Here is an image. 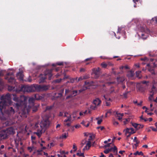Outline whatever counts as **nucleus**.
Wrapping results in <instances>:
<instances>
[{"mask_svg":"<svg viewBox=\"0 0 157 157\" xmlns=\"http://www.w3.org/2000/svg\"><path fill=\"white\" fill-rule=\"evenodd\" d=\"M33 148V147H28V149L29 150V152H31L32 151Z\"/></svg>","mask_w":157,"mask_h":157,"instance_id":"obj_47","label":"nucleus"},{"mask_svg":"<svg viewBox=\"0 0 157 157\" xmlns=\"http://www.w3.org/2000/svg\"><path fill=\"white\" fill-rule=\"evenodd\" d=\"M157 91V88L154 85L152 86L151 90L150 91V93H153L154 94L156 93Z\"/></svg>","mask_w":157,"mask_h":157,"instance_id":"obj_23","label":"nucleus"},{"mask_svg":"<svg viewBox=\"0 0 157 157\" xmlns=\"http://www.w3.org/2000/svg\"><path fill=\"white\" fill-rule=\"evenodd\" d=\"M137 87L138 88V90L142 92H144L145 89V88L144 85L141 84L138 85Z\"/></svg>","mask_w":157,"mask_h":157,"instance_id":"obj_13","label":"nucleus"},{"mask_svg":"<svg viewBox=\"0 0 157 157\" xmlns=\"http://www.w3.org/2000/svg\"><path fill=\"white\" fill-rule=\"evenodd\" d=\"M141 83H142V85L146 84L147 85V84L148 83V82L145 81H144L141 82Z\"/></svg>","mask_w":157,"mask_h":157,"instance_id":"obj_51","label":"nucleus"},{"mask_svg":"<svg viewBox=\"0 0 157 157\" xmlns=\"http://www.w3.org/2000/svg\"><path fill=\"white\" fill-rule=\"evenodd\" d=\"M99 117H96V120H98L97 121V124L98 125L100 124L102 121V119L99 120Z\"/></svg>","mask_w":157,"mask_h":157,"instance_id":"obj_33","label":"nucleus"},{"mask_svg":"<svg viewBox=\"0 0 157 157\" xmlns=\"http://www.w3.org/2000/svg\"><path fill=\"white\" fill-rule=\"evenodd\" d=\"M13 100L17 102L15 107L18 110H20L19 112L21 114V117H27V115L29 112L30 109L34 105L35 99L33 98H30L29 99V105L27 106V98L23 95H20L19 97L17 95L13 94Z\"/></svg>","mask_w":157,"mask_h":157,"instance_id":"obj_1","label":"nucleus"},{"mask_svg":"<svg viewBox=\"0 0 157 157\" xmlns=\"http://www.w3.org/2000/svg\"><path fill=\"white\" fill-rule=\"evenodd\" d=\"M71 91L69 89H66L65 90V94L66 95L68 93H70L71 92Z\"/></svg>","mask_w":157,"mask_h":157,"instance_id":"obj_42","label":"nucleus"},{"mask_svg":"<svg viewBox=\"0 0 157 157\" xmlns=\"http://www.w3.org/2000/svg\"><path fill=\"white\" fill-rule=\"evenodd\" d=\"M112 144V143H108V144H107L106 145H105L104 146V147H105H105H109L110 146V144Z\"/></svg>","mask_w":157,"mask_h":157,"instance_id":"obj_58","label":"nucleus"},{"mask_svg":"<svg viewBox=\"0 0 157 157\" xmlns=\"http://www.w3.org/2000/svg\"><path fill=\"white\" fill-rule=\"evenodd\" d=\"M92 59V58H87L85 60V61H90V60H91Z\"/></svg>","mask_w":157,"mask_h":157,"instance_id":"obj_60","label":"nucleus"},{"mask_svg":"<svg viewBox=\"0 0 157 157\" xmlns=\"http://www.w3.org/2000/svg\"><path fill=\"white\" fill-rule=\"evenodd\" d=\"M35 98L36 100H38L42 99L43 97L41 95H40L38 94H36L35 95Z\"/></svg>","mask_w":157,"mask_h":157,"instance_id":"obj_18","label":"nucleus"},{"mask_svg":"<svg viewBox=\"0 0 157 157\" xmlns=\"http://www.w3.org/2000/svg\"><path fill=\"white\" fill-rule=\"evenodd\" d=\"M73 148L74 149V151H76L77 149V147L75 146V144H74L73 145Z\"/></svg>","mask_w":157,"mask_h":157,"instance_id":"obj_54","label":"nucleus"},{"mask_svg":"<svg viewBox=\"0 0 157 157\" xmlns=\"http://www.w3.org/2000/svg\"><path fill=\"white\" fill-rule=\"evenodd\" d=\"M11 95L8 93L5 95H3L0 98V110L2 114L3 109L5 113L9 116H11L14 114L15 111L13 107L11 106L12 103L11 100Z\"/></svg>","mask_w":157,"mask_h":157,"instance_id":"obj_2","label":"nucleus"},{"mask_svg":"<svg viewBox=\"0 0 157 157\" xmlns=\"http://www.w3.org/2000/svg\"><path fill=\"white\" fill-rule=\"evenodd\" d=\"M39 106V105H34L32 107V108L33 111V112H36L38 109V108Z\"/></svg>","mask_w":157,"mask_h":157,"instance_id":"obj_25","label":"nucleus"},{"mask_svg":"<svg viewBox=\"0 0 157 157\" xmlns=\"http://www.w3.org/2000/svg\"><path fill=\"white\" fill-rule=\"evenodd\" d=\"M4 130L8 136L10 135H13L15 133V129L13 127H10Z\"/></svg>","mask_w":157,"mask_h":157,"instance_id":"obj_7","label":"nucleus"},{"mask_svg":"<svg viewBox=\"0 0 157 157\" xmlns=\"http://www.w3.org/2000/svg\"><path fill=\"white\" fill-rule=\"evenodd\" d=\"M10 75V73H7L6 74V75L5 77V78L6 79L8 80V82L10 84H11V85L13 84V83L15 84V80L14 78L13 77H11L10 78H9L8 76H9Z\"/></svg>","mask_w":157,"mask_h":157,"instance_id":"obj_9","label":"nucleus"},{"mask_svg":"<svg viewBox=\"0 0 157 157\" xmlns=\"http://www.w3.org/2000/svg\"><path fill=\"white\" fill-rule=\"evenodd\" d=\"M64 124H65V125H67L68 127H69L71 125L70 123H64Z\"/></svg>","mask_w":157,"mask_h":157,"instance_id":"obj_59","label":"nucleus"},{"mask_svg":"<svg viewBox=\"0 0 157 157\" xmlns=\"http://www.w3.org/2000/svg\"><path fill=\"white\" fill-rule=\"evenodd\" d=\"M117 79L118 82L122 83L125 80L124 78L123 77H120L117 78Z\"/></svg>","mask_w":157,"mask_h":157,"instance_id":"obj_26","label":"nucleus"},{"mask_svg":"<svg viewBox=\"0 0 157 157\" xmlns=\"http://www.w3.org/2000/svg\"><path fill=\"white\" fill-rule=\"evenodd\" d=\"M113 152H115L116 151H117V148L115 146H114V147H113Z\"/></svg>","mask_w":157,"mask_h":157,"instance_id":"obj_49","label":"nucleus"},{"mask_svg":"<svg viewBox=\"0 0 157 157\" xmlns=\"http://www.w3.org/2000/svg\"><path fill=\"white\" fill-rule=\"evenodd\" d=\"M130 120L129 119H125V121L123 122L124 124H126L127 122L129 121Z\"/></svg>","mask_w":157,"mask_h":157,"instance_id":"obj_50","label":"nucleus"},{"mask_svg":"<svg viewBox=\"0 0 157 157\" xmlns=\"http://www.w3.org/2000/svg\"><path fill=\"white\" fill-rule=\"evenodd\" d=\"M151 21H155V23H157V17H155L152 18Z\"/></svg>","mask_w":157,"mask_h":157,"instance_id":"obj_40","label":"nucleus"},{"mask_svg":"<svg viewBox=\"0 0 157 157\" xmlns=\"http://www.w3.org/2000/svg\"><path fill=\"white\" fill-rule=\"evenodd\" d=\"M134 74L133 71H130L128 72L127 75L130 78H132L133 77L134 75Z\"/></svg>","mask_w":157,"mask_h":157,"instance_id":"obj_20","label":"nucleus"},{"mask_svg":"<svg viewBox=\"0 0 157 157\" xmlns=\"http://www.w3.org/2000/svg\"><path fill=\"white\" fill-rule=\"evenodd\" d=\"M138 124L136 123H134L132 124V125L136 129V128Z\"/></svg>","mask_w":157,"mask_h":157,"instance_id":"obj_52","label":"nucleus"},{"mask_svg":"<svg viewBox=\"0 0 157 157\" xmlns=\"http://www.w3.org/2000/svg\"><path fill=\"white\" fill-rule=\"evenodd\" d=\"M31 139L32 140H35L36 139V137L33 136H31Z\"/></svg>","mask_w":157,"mask_h":157,"instance_id":"obj_61","label":"nucleus"},{"mask_svg":"<svg viewBox=\"0 0 157 157\" xmlns=\"http://www.w3.org/2000/svg\"><path fill=\"white\" fill-rule=\"evenodd\" d=\"M101 103V101L98 98H97L94 100L93 103L95 106H98Z\"/></svg>","mask_w":157,"mask_h":157,"instance_id":"obj_16","label":"nucleus"},{"mask_svg":"<svg viewBox=\"0 0 157 157\" xmlns=\"http://www.w3.org/2000/svg\"><path fill=\"white\" fill-rule=\"evenodd\" d=\"M133 142H136V144H134L135 146V148L136 149L137 147L138 146V144L140 143V141L139 140H137V137L135 136L134 137L133 140Z\"/></svg>","mask_w":157,"mask_h":157,"instance_id":"obj_19","label":"nucleus"},{"mask_svg":"<svg viewBox=\"0 0 157 157\" xmlns=\"http://www.w3.org/2000/svg\"><path fill=\"white\" fill-rule=\"evenodd\" d=\"M75 78H72L71 79L70 81H68L67 82L68 83H73L75 82Z\"/></svg>","mask_w":157,"mask_h":157,"instance_id":"obj_44","label":"nucleus"},{"mask_svg":"<svg viewBox=\"0 0 157 157\" xmlns=\"http://www.w3.org/2000/svg\"><path fill=\"white\" fill-rule=\"evenodd\" d=\"M120 113H118V112H116V117H118V120H121L122 119V117H121L120 115Z\"/></svg>","mask_w":157,"mask_h":157,"instance_id":"obj_29","label":"nucleus"},{"mask_svg":"<svg viewBox=\"0 0 157 157\" xmlns=\"http://www.w3.org/2000/svg\"><path fill=\"white\" fill-rule=\"evenodd\" d=\"M104 152L105 153L107 154L109 152V151L108 149H106L104 151Z\"/></svg>","mask_w":157,"mask_h":157,"instance_id":"obj_57","label":"nucleus"},{"mask_svg":"<svg viewBox=\"0 0 157 157\" xmlns=\"http://www.w3.org/2000/svg\"><path fill=\"white\" fill-rule=\"evenodd\" d=\"M69 115H70L67 112H65L64 113V117H67V118H68V117L69 116Z\"/></svg>","mask_w":157,"mask_h":157,"instance_id":"obj_53","label":"nucleus"},{"mask_svg":"<svg viewBox=\"0 0 157 157\" xmlns=\"http://www.w3.org/2000/svg\"><path fill=\"white\" fill-rule=\"evenodd\" d=\"M96 106H91V107H90V108L92 109H95L96 108Z\"/></svg>","mask_w":157,"mask_h":157,"instance_id":"obj_62","label":"nucleus"},{"mask_svg":"<svg viewBox=\"0 0 157 157\" xmlns=\"http://www.w3.org/2000/svg\"><path fill=\"white\" fill-rule=\"evenodd\" d=\"M127 86L130 87H132L133 86H134L135 85V83L133 82H127Z\"/></svg>","mask_w":157,"mask_h":157,"instance_id":"obj_24","label":"nucleus"},{"mask_svg":"<svg viewBox=\"0 0 157 157\" xmlns=\"http://www.w3.org/2000/svg\"><path fill=\"white\" fill-rule=\"evenodd\" d=\"M83 79H88L89 78V76L88 75H84L83 77Z\"/></svg>","mask_w":157,"mask_h":157,"instance_id":"obj_55","label":"nucleus"},{"mask_svg":"<svg viewBox=\"0 0 157 157\" xmlns=\"http://www.w3.org/2000/svg\"><path fill=\"white\" fill-rule=\"evenodd\" d=\"M150 128H151L152 130L154 132H157V128H155L152 126H150Z\"/></svg>","mask_w":157,"mask_h":157,"instance_id":"obj_45","label":"nucleus"},{"mask_svg":"<svg viewBox=\"0 0 157 157\" xmlns=\"http://www.w3.org/2000/svg\"><path fill=\"white\" fill-rule=\"evenodd\" d=\"M44 155H46V157H49L48 156V154L47 153H46L45 152H44Z\"/></svg>","mask_w":157,"mask_h":157,"instance_id":"obj_63","label":"nucleus"},{"mask_svg":"<svg viewBox=\"0 0 157 157\" xmlns=\"http://www.w3.org/2000/svg\"><path fill=\"white\" fill-rule=\"evenodd\" d=\"M130 92V91H126L124 93L123 96L124 98H127V94Z\"/></svg>","mask_w":157,"mask_h":157,"instance_id":"obj_34","label":"nucleus"},{"mask_svg":"<svg viewBox=\"0 0 157 157\" xmlns=\"http://www.w3.org/2000/svg\"><path fill=\"white\" fill-rule=\"evenodd\" d=\"M49 88V86L48 85L35 84V91H45L47 90Z\"/></svg>","mask_w":157,"mask_h":157,"instance_id":"obj_6","label":"nucleus"},{"mask_svg":"<svg viewBox=\"0 0 157 157\" xmlns=\"http://www.w3.org/2000/svg\"><path fill=\"white\" fill-rule=\"evenodd\" d=\"M125 152L124 151H119V153L121 154H123V153Z\"/></svg>","mask_w":157,"mask_h":157,"instance_id":"obj_64","label":"nucleus"},{"mask_svg":"<svg viewBox=\"0 0 157 157\" xmlns=\"http://www.w3.org/2000/svg\"><path fill=\"white\" fill-rule=\"evenodd\" d=\"M53 107L52 106H47L46 107V110H50L52 109Z\"/></svg>","mask_w":157,"mask_h":157,"instance_id":"obj_41","label":"nucleus"},{"mask_svg":"<svg viewBox=\"0 0 157 157\" xmlns=\"http://www.w3.org/2000/svg\"><path fill=\"white\" fill-rule=\"evenodd\" d=\"M101 65L102 67L104 68H106L107 66V64L106 63H101Z\"/></svg>","mask_w":157,"mask_h":157,"instance_id":"obj_39","label":"nucleus"},{"mask_svg":"<svg viewBox=\"0 0 157 157\" xmlns=\"http://www.w3.org/2000/svg\"><path fill=\"white\" fill-rule=\"evenodd\" d=\"M8 90L9 91H16V92H18V90L17 89L15 88V86L13 85L12 86L9 85L8 86Z\"/></svg>","mask_w":157,"mask_h":157,"instance_id":"obj_15","label":"nucleus"},{"mask_svg":"<svg viewBox=\"0 0 157 157\" xmlns=\"http://www.w3.org/2000/svg\"><path fill=\"white\" fill-rule=\"evenodd\" d=\"M133 155H141L142 156L144 155V154L143 152L141 151L139 152L138 151H137L136 152L133 153Z\"/></svg>","mask_w":157,"mask_h":157,"instance_id":"obj_27","label":"nucleus"},{"mask_svg":"<svg viewBox=\"0 0 157 157\" xmlns=\"http://www.w3.org/2000/svg\"><path fill=\"white\" fill-rule=\"evenodd\" d=\"M103 98H102V100H103V99H105L106 101H110V100L111 99L110 98H107L105 95H104L103 96Z\"/></svg>","mask_w":157,"mask_h":157,"instance_id":"obj_46","label":"nucleus"},{"mask_svg":"<svg viewBox=\"0 0 157 157\" xmlns=\"http://www.w3.org/2000/svg\"><path fill=\"white\" fill-rule=\"evenodd\" d=\"M17 78L21 80H23V75L22 71H20L17 75Z\"/></svg>","mask_w":157,"mask_h":157,"instance_id":"obj_14","label":"nucleus"},{"mask_svg":"<svg viewBox=\"0 0 157 157\" xmlns=\"http://www.w3.org/2000/svg\"><path fill=\"white\" fill-rule=\"evenodd\" d=\"M52 70H47L44 74H40L39 76V82L40 83L44 82L47 77H48L49 80H50L52 75Z\"/></svg>","mask_w":157,"mask_h":157,"instance_id":"obj_4","label":"nucleus"},{"mask_svg":"<svg viewBox=\"0 0 157 157\" xmlns=\"http://www.w3.org/2000/svg\"><path fill=\"white\" fill-rule=\"evenodd\" d=\"M87 142V141L85 140H83L82 141V142L81 144V148L82 147L83 145L85 144Z\"/></svg>","mask_w":157,"mask_h":157,"instance_id":"obj_35","label":"nucleus"},{"mask_svg":"<svg viewBox=\"0 0 157 157\" xmlns=\"http://www.w3.org/2000/svg\"><path fill=\"white\" fill-rule=\"evenodd\" d=\"M86 71V69L83 68H81L80 70V72H85Z\"/></svg>","mask_w":157,"mask_h":157,"instance_id":"obj_56","label":"nucleus"},{"mask_svg":"<svg viewBox=\"0 0 157 157\" xmlns=\"http://www.w3.org/2000/svg\"><path fill=\"white\" fill-rule=\"evenodd\" d=\"M19 91L25 92H32L35 91V84L31 86L26 85H21Z\"/></svg>","mask_w":157,"mask_h":157,"instance_id":"obj_5","label":"nucleus"},{"mask_svg":"<svg viewBox=\"0 0 157 157\" xmlns=\"http://www.w3.org/2000/svg\"><path fill=\"white\" fill-rule=\"evenodd\" d=\"M8 138V136L4 129L0 131V140L6 139Z\"/></svg>","mask_w":157,"mask_h":157,"instance_id":"obj_10","label":"nucleus"},{"mask_svg":"<svg viewBox=\"0 0 157 157\" xmlns=\"http://www.w3.org/2000/svg\"><path fill=\"white\" fill-rule=\"evenodd\" d=\"M141 35L142 38L143 39H146L147 37V35L146 33H142L141 34Z\"/></svg>","mask_w":157,"mask_h":157,"instance_id":"obj_30","label":"nucleus"},{"mask_svg":"<svg viewBox=\"0 0 157 157\" xmlns=\"http://www.w3.org/2000/svg\"><path fill=\"white\" fill-rule=\"evenodd\" d=\"M121 68L122 69H129L128 67V66H127V65L125 66H122L121 67Z\"/></svg>","mask_w":157,"mask_h":157,"instance_id":"obj_48","label":"nucleus"},{"mask_svg":"<svg viewBox=\"0 0 157 157\" xmlns=\"http://www.w3.org/2000/svg\"><path fill=\"white\" fill-rule=\"evenodd\" d=\"M144 125L138 124L137 127L136 128L137 130H139L140 128H142L144 127Z\"/></svg>","mask_w":157,"mask_h":157,"instance_id":"obj_37","label":"nucleus"},{"mask_svg":"<svg viewBox=\"0 0 157 157\" xmlns=\"http://www.w3.org/2000/svg\"><path fill=\"white\" fill-rule=\"evenodd\" d=\"M49 117H47L43 119L40 122H37L35 124V127L37 128V132L35 133L39 138L42 134L44 132L46 129L48 128L50 124V121Z\"/></svg>","mask_w":157,"mask_h":157,"instance_id":"obj_3","label":"nucleus"},{"mask_svg":"<svg viewBox=\"0 0 157 157\" xmlns=\"http://www.w3.org/2000/svg\"><path fill=\"white\" fill-rule=\"evenodd\" d=\"M91 146V142L90 141H88L86 144V145L84 147V148L83 149V151H84L86 150H88Z\"/></svg>","mask_w":157,"mask_h":157,"instance_id":"obj_12","label":"nucleus"},{"mask_svg":"<svg viewBox=\"0 0 157 157\" xmlns=\"http://www.w3.org/2000/svg\"><path fill=\"white\" fill-rule=\"evenodd\" d=\"M77 90H74L71 91L70 93V94L66 97V99H68L72 98L73 97L77 95Z\"/></svg>","mask_w":157,"mask_h":157,"instance_id":"obj_11","label":"nucleus"},{"mask_svg":"<svg viewBox=\"0 0 157 157\" xmlns=\"http://www.w3.org/2000/svg\"><path fill=\"white\" fill-rule=\"evenodd\" d=\"M71 115H69V116L68 117V118L67 119H65L64 120V123H66L67 121H71Z\"/></svg>","mask_w":157,"mask_h":157,"instance_id":"obj_32","label":"nucleus"},{"mask_svg":"<svg viewBox=\"0 0 157 157\" xmlns=\"http://www.w3.org/2000/svg\"><path fill=\"white\" fill-rule=\"evenodd\" d=\"M83 79V77H80L78 78V79L77 77L75 78V80H76L77 82H78L79 81L82 80Z\"/></svg>","mask_w":157,"mask_h":157,"instance_id":"obj_38","label":"nucleus"},{"mask_svg":"<svg viewBox=\"0 0 157 157\" xmlns=\"http://www.w3.org/2000/svg\"><path fill=\"white\" fill-rule=\"evenodd\" d=\"M64 89H61L59 93H58V96H57L56 97L57 98L60 97L62 96L63 94L64 93Z\"/></svg>","mask_w":157,"mask_h":157,"instance_id":"obj_22","label":"nucleus"},{"mask_svg":"<svg viewBox=\"0 0 157 157\" xmlns=\"http://www.w3.org/2000/svg\"><path fill=\"white\" fill-rule=\"evenodd\" d=\"M94 83V82L93 81H86L85 82V84L86 85H87L88 86H90Z\"/></svg>","mask_w":157,"mask_h":157,"instance_id":"obj_21","label":"nucleus"},{"mask_svg":"<svg viewBox=\"0 0 157 157\" xmlns=\"http://www.w3.org/2000/svg\"><path fill=\"white\" fill-rule=\"evenodd\" d=\"M63 65V62H58L56 63V64L53 63L52 64V66L53 67H55L56 65L61 66Z\"/></svg>","mask_w":157,"mask_h":157,"instance_id":"obj_28","label":"nucleus"},{"mask_svg":"<svg viewBox=\"0 0 157 157\" xmlns=\"http://www.w3.org/2000/svg\"><path fill=\"white\" fill-rule=\"evenodd\" d=\"M100 70L99 67L94 68L92 69L91 74L92 75H94L95 78H97L99 76Z\"/></svg>","mask_w":157,"mask_h":157,"instance_id":"obj_8","label":"nucleus"},{"mask_svg":"<svg viewBox=\"0 0 157 157\" xmlns=\"http://www.w3.org/2000/svg\"><path fill=\"white\" fill-rule=\"evenodd\" d=\"M68 133H65L64 134L62 135V136L60 137L61 138H66L67 136Z\"/></svg>","mask_w":157,"mask_h":157,"instance_id":"obj_36","label":"nucleus"},{"mask_svg":"<svg viewBox=\"0 0 157 157\" xmlns=\"http://www.w3.org/2000/svg\"><path fill=\"white\" fill-rule=\"evenodd\" d=\"M135 133V131L134 129L133 128H127L126 130V133H131L133 134Z\"/></svg>","mask_w":157,"mask_h":157,"instance_id":"obj_17","label":"nucleus"},{"mask_svg":"<svg viewBox=\"0 0 157 157\" xmlns=\"http://www.w3.org/2000/svg\"><path fill=\"white\" fill-rule=\"evenodd\" d=\"M141 71H138L136 72V77H138L139 78H141V77L140 76V75L141 73Z\"/></svg>","mask_w":157,"mask_h":157,"instance_id":"obj_31","label":"nucleus"},{"mask_svg":"<svg viewBox=\"0 0 157 157\" xmlns=\"http://www.w3.org/2000/svg\"><path fill=\"white\" fill-rule=\"evenodd\" d=\"M62 80V79L61 78L56 79V80H55L54 81V82L55 83H59L60 82H61V81Z\"/></svg>","mask_w":157,"mask_h":157,"instance_id":"obj_43","label":"nucleus"}]
</instances>
